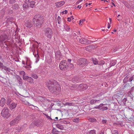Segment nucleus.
I'll use <instances>...</instances> for the list:
<instances>
[{
    "label": "nucleus",
    "instance_id": "nucleus-55",
    "mask_svg": "<svg viewBox=\"0 0 134 134\" xmlns=\"http://www.w3.org/2000/svg\"><path fill=\"white\" fill-rule=\"evenodd\" d=\"M101 1H104V3L105 2H108L106 0H101Z\"/></svg>",
    "mask_w": 134,
    "mask_h": 134
},
{
    "label": "nucleus",
    "instance_id": "nucleus-29",
    "mask_svg": "<svg viewBox=\"0 0 134 134\" xmlns=\"http://www.w3.org/2000/svg\"><path fill=\"white\" fill-rule=\"evenodd\" d=\"M19 72L20 75L23 76H23H24L25 74V72L24 71H19Z\"/></svg>",
    "mask_w": 134,
    "mask_h": 134
},
{
    "label": "nucleus",
    "instance_id": "nucleus-30",
    "mask_svg": "<svg viewBox=\"0 0 134 134\" xmlns=\"http://www.w3.org/2000/svg\"><path fill=\"white\" fill-rule=\"evenodd\" d=\"M56 127L58 129L61 130H62L63 128V126L60 124H57L56 125Z\"/></svg>",
    "mask_w": 134,
    "mask_h": 134
},
{
    "label": "nucleus",
    "instance_id": "nucleus-23",
    "mask_svg": "<svg viewBox=\"0 0 134 134\" xmlns=\"http://www.w3.org/2000/svg\"><path fill=\"white\" fill-rule=\"evenodd\" d=\"M88 120L91 122H95L97 121V120L93 118H90L88 119Z\"/></svg>",
    "mask_w": 134,
    "mask_h": 134
},
{
    "label": "nucleus",
    "instance_id": "nucleus-10",
    "mask_svg": "<svg viewBox=\"0 0 134 134\" xmlns=\"http://www.w3.org/2000/svg\"><path fill=\"white\" fill-rule=\"evenodd\" d=\"M8 36L4 34L1 35L0 37V41L1 42L8 40Z\"/></svg>",
    "mask_w": 134,
    "mask_h": 134
},
{
    "label": "nucleus",
    "instance_id": "nucleus-36",
    "mask_svg": "<svg viewBox=\"0 0 134 134\" xmlns=\"http://www.w3.org/2000/svg\"><path fill=\"white\" fill-rule=\"evenodd\" d=\"M57 20L58 24H60L61 21V18L59 16H58Z\"/></svg>",
    "mask_w": 134,
    "mask_h": 134
},
{
    "label": "nucleus",
    "instance_id": "nucleus-53",
    "mask_svg": "<svg viewBox=\"0 0 134 134\" xmlns=\"http://www.w3.org/2000/svg\"><path fill=\"white\" fill-rule=\"evenodd\" d=\"M65 14H66L68 13V11L67 10H65L64 11Z\"/></svg>",
    "mask_w": 134,
    "mask_h": 134
},
{
    "label": "nucleus",
    "instance_id": "nucleus-27",
    "mask_svg": "<svg viewBox=\"0 0 134 134\" xmlns=\"http://www.w3.org/2000/svg\"><path fill=\"white\" fill-rule=\"evenodd\" d=\"M64 106L68 105L69 106H71L73 105V103H72L66 102L65 103H63Z\"/></svg>",
    "mask_w": 134,
    "mask_h": 134
},
{
    "label": "nucleus",
    "instance_id": "nucleus-22",
    "mask_svg": "<svg viewBox=\"0 0 134 134\" xmlns=\"http://www.w3.org/2000/svg\"><path fill=\"white\" fill-rule=\"evenodd\" d=\"M29 7L33 8L35 7V2L34 1H32L29 2Z\"/></svg>",
    "mask_w": 134,
    "mask_h": 134
},
{
    "label": "nucleus",
    "instance_id": "nucleus-35",
    "mask_svg": "<svg viewBox=\"0 0 134 134\" xmlns=\"http://www.w3.org/2000/svg\"><path fill=\"white\" fill-rule=\"evenodd\" d=\"M112 134H118V131L117 130H113L111 131Z\"/></svg>",
    "mask_w": 134,
    "mask_h": 134
},
{
    "label": "nucleus",
    "instance_id": "nucleus-47",
    "mask_svg": "<svg viewBox=\"0 0 134 134\" xmlns=\"http://www.w3.org/2000/svg\"><path fill=\"white\" fill-rule=\"evenodd\" d=\"M56 130L55 129H53V130L52 131V133H53V134H58V133H54V131H56Z\"/></svg>",
    "mask_w": 134,
    "mask_h": 134
},
{
    "label": "nucleus",
    "instance_id": "nucleus-20",
    "mask_svg": "<svg viewBox=\"0 0 134 134\" xmlns=\"http://www.w3.org/2000/svg\"><path fill=\"white\" fill-rule=\"evenodd\" d=\"M64 27L65 30L67 31H69L70 28L69 26L66 24H64Z\"/></svg>",
    "mask_w": 134,
    "mask_h": 134
},
{
    "label": "nucleus",
    "instance_id": "nucleus-9",
    "mask_svg": "<svg viewBox=\"0 0 134 134\" xmlns=\"http://www.w3.org/2000/svg\"><path fill=\"white\" fill-rule=\"evenodd\" d=\"M21 118L19 116H17L15 119L12 120L10 123V124L11 126H13L17 124L20 120Z\"/></svg>",
    "mask_w": 134,
    "mask_h": 134
},
{
    "label": "nucleus",
    "instance_id": "nucleus-34",
    "mask_svg": "<svg viewBox=\"0 0 134 134\" xmlns=\"http://www.w3.org/2000/svg\"><path fill=\"white\" fill-rule=\"evenodd\" d=\"M89 134H96L95 130H91Z\"/></svg>",
    "mask_w": 134,
    "mask_h": 134
},
{
    "label": "nucleus",
    "instance_id": "nucleus-31",
    "mask_svg": "<svg viewBox=\"0 0 134 134\" xmlns=\"http://www.w3.org/2000/svg\"><path fill=\"white\" fill-rule=\"evenodd\" d=\"M30 77L28 76H23V79L24 80H27L28 81Z\"/></svg>",
    "mask_w": 134,
    "mask_h": 134
},
{
    "label": "nucleus",
    "instance_id": "nucleus-13",
    "mask_svg": "<svg viewBox=\"0 0 134 134\" xmlns=\"http://www.w3.org/2000/svg\"><path fill=\"white\" fill-rule=\"evenodd\" d=\"M55 55L56 57V58L57 60H60L62 59V57L60 52L59 51H57L55 53Z\"/></svg>",
    "mask_w": 134,
    "mask_h": 134
},
{
    "label": "nucleus",
    "instance_id": "nucleus-42",
    "mask_svg": "<svg viewBox=\"0 0 134 134\" xmlns=\"http://www.w3.org/2000/svg\"><path fill=\"white\" fill-rule=\"evenodd\" d=\"M15 0H10L9 2L10 4H12L15 3Z\"/></svg>",
    "mask_w": 134,
    "mask_h": 134
},
{
    "label": "nucleus",
    "instance_id": "nucleus-44",
    "mask_svg": "<svg viewBox=\"0 0 134 134\" xmlns=\"http://www.w3.org/2000/svg\"><path fill=\"white\" fill-rule=\"evenodd\" d=\"M4 66L3 63L0 62V68L1 69Z\"/></svg>",
    "mask_w": 134,
    "mask_h": 134
},
{
    "label": "nucleus",
    "instance_id": "nucleus-18",
    "mask_svg": "<svg viewBox=\"0 0 134 134\" xmlns=\"http://www.w3.org/2000/svg\"><path fill=\"white\" fill-rule=\"evenodd\" d=\"M87 40L85 39H80L79 40L80 42L82 44H86L87 43Z\"/></svg>",
    "mask_w": 134,
    "mask_h": 134
},
{
    "label": "nucleus",
    "instance_id": "nucleus-59",
    "mask_svg": "<svg viewBox=\"0 0 134 134\" xmlns=\"http://www.w3.org/2000/svg\"><path fill=\"white\" fill-rule=\"evenodd\" d=\"M22 64H24V65H25V62L24 61H23L22 62Z\"/></svg>",
    "mask_w": 134,
    "mask_h": 134
},
{
    "label": "nucleus",
    "instance_id": "nucleus-43",
    "mask_svg": "<svg viewBox=\"0 0 134 134\" xmlns=\"http://www.w3.org/2000/svg\"><path fill=\"white\" fill-rule=\"evenodd\" d=\"M85 21V20H81L79 21V24L80 25H82V24H81V23H83Z\"/></svg>",
    "mask_w": 134,
    "mask_h": 134
},
{
    "label": "nucleus",
    "instance_id": "nucleus-17",
    "mask_svg": "<svg viewBox=\"0 0 134 134\" xmlns=\"http://www.w3.org/2000/svg\"><path fill=\"white\" fill-rule=\"evenodd\" d=\"M99 103V100H95L92 99L91 100L90 103L91 104H96Z\"/></svg>",
    "mask_w": 134,
    "mask_h": 134
},
{
    "label": "nucleus",
    "instance_id": "nucleus-41",
    "mask_svg": "<svg viewBox=\"0 0 134 134\" xmlns=\"http://www.w3.org/2000/svg\"><path fill=\"white\" fill-rule=\"evenodd\" d=\"M23 103L25 104L30 105V104L27 101L25 100L23 101Z\"/></svg>",
    "mask_w": 134,
    "mask_h": 134
},
{
    "label": "nucleus",
    "instance_id": "nucleus-7",
    "mask_svg": "<svg viewBox=\"0 0 134 134\" xmlns=\"http://www.w3.org/2000/svg\"><path fill=\"white\" fill-rule=\"evenodd\" d=\"M104 105L105 104H100L99 105L95 106L93 108L98 109L100 110L104 111L108 109V108L107 107H103Z\"/></svg>",
    "mask_w": 134,
    "mask_h": 134
},
{
    "label": "nucleus",
    "instance_id": "nucleus-6",
    "mask_svg": "<svg viewBox=\"0 0 134 134\" xmlns=\"http://www.w3.org/2000/svg\"><path fill=\"white\" fill-rule=\"evenodd\" d=\"M26 62V66H24V67L27 69L28 70H30V68H31V62L29 58H25Z\"/></svg>",
    "mask_w": 134,
    "mask_h": 134
},
{
    "label": "nucleus",
    "instance_id": "nucleus-50",
    "mask_svg": "<svg viewBox=\"0 0 134 134\" xmlns=\"http://www.w3.org/2000/svg\"><path fill=\"white\" fill-rule=\"evenodd\" d=\"M133 79V78L132 77L130 78L129 80V82H131L132 80Z\"/></svg>",
    "mask_w": 134,
    "mask_h": 134
},
{
    "label": "nucleus",
    "instance_id": "nucleus-33",
    "mask_svg": "<svg viewBox=\"0 0 134 134\" xmlns=\"http://www.w3.org/2000/svg\"><path fill=\"white\" fill-rule=\"evenodd\" d=\"M35 126V125L34 123H32L29 126V128L30 129H32V128H33Z\"/></svg>",
    "mask_w": 134,
    "mask_h": 134
},
{
    "label": "nucleus",
    "instance_id": "nucleus-28",
    "mask_svg": "<svg viewBox=\"0 0 134 134\" xmlns=\"http://www.w3.org/2000/svg\"><path fill=\"white\" fill-rule=\"evenodd\" d=\"M116 64L115 60L111 62L110 64V67L114 66Z\"/></svg>",
    "mask_w": 134,
    "mask_h": 134
},
{
    "label": "nucleus",
    "instance_id": "nucleus-40",
    "mask_svg": "<svg viewBox=\"0 0 134 134\" xmlns=\"http://www.w3.org/2000/svg\"><path fill=\"white\" fill-rule=\"evenodd\" d=\"M80 86L84 87L85 89L87 88V85L86 84L80 85Z\"/></svg>",
    "mask_w": 134,
    "mask_h": 134
},
{
    "label": "nucleus",
    "instance_id": "nucleus-54",
    "mask_svg": "<svg viewBox=\"0 0 134 134\" xmlns=\"http://www.w3.org/2000/svg\"><path fill=\"white\" fill-rule=\"evenodd\" d=\"M120 15H118V16H117V17H118V19H117L119 21L120 20V19H119V16H120Z\"/></svg>",
    "mask_w": 134,
    "mask_h": 134
},
{
    "label": "nucleus",
    "instance_id": "nucleus-1",
    "mask_svg": "<svg viewBox=\"0 0 134 134\" xmlns=\"http://www.w3.org/2000/svg\"><path fill=\"white\" fill-rule=\"evenodd\" d=\"M46 85L52 92H53L56 90L60 91V85L55 81L48 80L46 82Z\"/></svg>",
    "mask_w": 134,
    "mask_h": 134
},
{
    "label": "nucleus",
    "instance_id": "nucleus-37",
    "mask_svg": "<svg viewBox=\"0 0 134 134\" xmlns=\"http://www.w3.org/2000/svg\"><path fill=\"white\" fill-rule=\"evenodd\" d=\"M80 119L79 118H77L73 120V121L75 122H79Z\"/></svg>",
    "mask_w": 134,
    "mask_h": 134
},
{
    "label": "nucleus",
    "instance_id": "nucleus-8",
    "mask_svg": "<svg viewBox=\"0 0 134 134\" xmlns=\"http://www.w3.org/2000/svg\"><path fill=\"white\" fill-rule=\"evenodd\" d=\"M87 62V60L85 59L81 58L77 60L78 64L82 66L86 65Z\"/></svg>",
    "mask_w": 134,
    "mask_h": 134
},
{
    "label": "nucleus",
    "instance_id": "nucleus-11",
    "mask_svg": "<svg viewBox=\"0 0 134 134\" xmlns=\"http://www.w3.org/2000/svg\"><path fill=\"white\" fill-rule=\"evenodd\" d=\"M9 103L8 102L7 105H9V108L10 109H14L16 107L17 104V103L13 102L10 104H9Z\"/></svg>",
    "mask_w": 134,
    "mask_h": 134
},
{
    "label": "nucleus",
    "instance_id": "nucleus-52",
    "mask_svg": "<svg viewBox=\"0 0 134 134\" xmlns=\"http://www.w3.org/2000/svg\"><path fill=\"white\" fill-rule=\"evenodd\" d=\"M81 7V6L80 5H78L77 7V8H79V9H80Z\"/></svg>",
    "mask_w": 134,
    "mask_h": 134
},
{
    "label": "nucleus",
    "instance_id": "nucleus-46",
    "mask_svg": "<svg viewBox=\"0 0 134 134\" xmlns=\"http://www.w3.org/2000/svg\"><path fill=\"white\" fill-rule=\"evenodd\" d=\"M111 24V23H108V28L109 29L110 28V25Z\"/></svg>",
    "mask_w": 134,
    "mask_h": 134
},
{
    "label": "nucleus",
    "instance_id": "nucleus-60",
    "mask_svg": "<svg viewBox=\"0 0 134 134\" xmlns=\"http://www.w3.org/2000/svg\"><path fill=\"white\" fill-rule=\"evenodd\" d=\"M116 29H115L114 30H113V31L114 32H116Z\"/></svg>",
    "mask_w": 134,
    "mask_h": 134
},
{
    "label": "nucleus",
    "instance_id": "nucleus-25",
    "mask_svg": "<svg viewBox=\"0 0 134 134\" xmlns=\"http://www.w3.org/2000/svg\"><path fill=\"white\" fill-rule=\"evenodd\" d=\"M1 69H4L6 71H8L9 72H10V69L5 66H4L3 67V68Z\"/></svg>",
    "mask_w": 134,
    "mask_h": 134
},
{
    "label": "nucleus",
    "instance_id": "nucleus-56",
    "mask_svg": "<svg viewBox=\"0 0 134 134\" xmlns=\"http://www.w3.org/2000/svg\"><path fill=\"white\" fill-rule=\"evenodd\" d=\"M68 62L69 63H70L71 61V60L70 59H68Z\"/></svg>",
    "mask_w": 134,
    "mask_h": 134
},
{
    "label": "nucleus",
    "instance_id": "nucleus-51",
    "mask_svg": "<svg viewBox=\"0 0 134 134\" xmlns=\"http://www.w3.org/2000/svg\"><path fill=\"white\" fill-rule=\"evenodd\" d=\"M91 4H92L91 3H86L85 4H86V6H87L88 5H90Z\"/></svg>",
    "mask_w": 134,
    "mask_h": 134
},
{
    "label": "nucleus",
    "instance_id": "nucleus-16",
    "mask_svg": "<svg viewBox=\"0 0 134 134\" xmlns=\"http://www.w3.org/2000/svg\"><path fill=\"white\" fill-rule=\"evenodd\" d=\"M5 103V99L3 98H2L0 102V105L3 107Z\"/></svg>",
    "mask_w": 134,
    "mask_h": 134
},
{
    "label": "nucleus",
    "instance_id": "nucleus-14",
    "mask_svg": "<svg viewBox=\"0 0 134 134\" xmlns=\"http://www.w3.org/2000/svg\"><path fill=\"white\" fill-rule=\"evenodd\" d=\"M65 1H63L56 2L55 4L57 7H59L62 6L65 4Z\"/></svg>",
    "mask_w": 134,
    "mask_h": 134
},
{
    "label": "nucleus",
    "instance_id": "nucleus-15",
    "mask_svg": "<svg viewBox=\"0 0 134 134\" xmlns=\"http://www.w3.org/2000/svg\"><path fill=\"white\" fill-rule=\"evenodd\" d=\"M16 78L18 83L19 85H21L22 84V79L21 77L18 75H17L16 76Z\"/></svg>",
    "mask_w": 134,
    "mask_h": 134
},
{
    "label": "nucleus",
    "instance_id": "nucleus-48",
    "mask_svg": "<svg viewBox=\"0 0 134 134\" xmlns=\"http://www.w3.org/2000/svg\"><path fill=\"white\" fill-rule=\"evenodd\" d=\"M107 121L105 120H103L102 121V122L103 124H105L106 123Z\"/></svg>",
    "mask_w": 134,
    "mask_h": 134
},
{
    "label": "nucleus",
    "instance_id": "nucleus-64",
    "mask_svg": "<svg viewBox=\"0 0 134 134\" xmlns=\"http://www.w3.org/2000/svg\"><path fill=\"white\" fill-rule=\"evenodd\" d=\"M15 6H16L17 7H18V5L17 4H15Z\"/></svg>",
    "mask_w": 134,
    "mask_h": 134
},
{
    "label": "nucleus",
    "instance_id": "nucleus-58",
    "mask_svg": "<svg viewBox=\"0 0 134 134\" xmlns=\"http://www.w3.org/2000/svg\"><path fill=\"white\" fill-rule=\"evenodd\" d=\"M80 2H80V1L79 0V1H77V2H76V4H79V3Z\"/></svg>",
    "mask_w": 134,
    "mask_h": 134
},
{
    "label": "nucleus",
    "instance_id": "nucleus-3",
    "mask_svg": "<svg viewBox=\"0 0 134 134\" xmlns=\"http://www.w3.org/2000/svg\"><path fill=\"white\" fill-rule=\"evenodd\" d=\"M1 114L2 116L6 118H8L10 115L9 110L7 108H5L2 110Z\"/></svg>",
    "mask_w": 134,
    "mask_h": 134
},
{
    "label": "nucleus",
    "instance_id": "nucleus-62",
    "mask_svg": "<svg viewBox=\"0 0 134 134\" xmlns=\"http://www.w3.org/2000/svg\"><path fill=\"white\" fill-rule=\"evenodd\" d=\"M99 134H103V132H101Z\"/></svg>",
    "mask_w": 134,
    "mask_h": 134
},
{
    "label": "nucleus",
    "instance_id": "nucleus-57",
    "mask_svg": "<svg viewBox=\"0 0 134 134\" xmlns=\"http://www.w3.org/2000/svg\"><path fill=\"white\" fill-rule=\"evenodd\" d=\"M109 20L110 21V23H111V19L110 18H109Z\"/></svg>",
    "mask_w": 134,
    "mask_h": 134
},
{
    "label": "nucleus",
    "instance_id": "nucleus-26",
    "mask_svg": "<svg viewBox=\"0 0 134 134\" xmlns=\"http://www.w3.org/2000/svg\"><path fill=\"white\" fill-rule=\"evenodd\" d=\"M92 61L93 63L95 65H97L98 64V61L97 59L96 58H93L92 59Z\"/></svg>",
    "mask_w": 134,
    "mask_h": 134
},
{
    "label": "nucleus",
    "instance_id": "nucleus-32",
    "mask_svg": "<svg viewBox=\"0 0 134 134\" xmlns=\"http://www.w3.org/2000/svg\"><path fill=\"white\" fill-rule=\"evenodd\" d=\"M31 77L35 79H37L38 78L37 75L35 74H33L32 75Z\"/></svg>",
    "mask_w": 134,
    "mask_h": 134
},
{
    "label": "nucleus",
    "instance_id": "nucleus-21",
    "mask_svg": "<svg viewBox=\"0 0 134 134\" xmlns=\"http://www.w3.org/2000/svg\"><path fill=\"white\" fill-rule=\"evenodd\" d=\"M68 68H69L70 69H74V67L73 65L71 63H69L67 65Z\"/></svg>",
    "mask_w": 134,
    "mask_h": 134
},
{
    "label": "nucleus",
    "instance_id": "nucleus-4",
    "mask_svg": "<svg viewBox=\"0 0 134 134\" xmlns=\"http://www.w3.org/2000/svg\"><path fill=\"white\" fill-rule=\"evenodd\" d=\"M60 69L62 70L65 71L68 69V67L66 61L65 60L62 61L59 65Z\"/></svg>",
    "mask_w": 134,
    "mask_h": 134
},
{
    "label": "nucleus",
    "instance_id": "nucleus-63",
    "mask_svg": "<svg viewBox=\"0 0 134 134\" xmlns=\"http://www.w3.org/2000/svg\"><path fill=\"white\" fill-rule=\"evenodd\" d=\"M62 13H63V14H64V11H63L62 12Z\"/></svg>",
    "mask_w": 134,
    "mask_h": 134
},
{
    "label": "nucleus",
    "instance_id": "nucleus-61",
    "mask_svg": "<svg viewBox=\"0 0 134 134\" xmlns=\"http://www.w3.org/2000/svg\"><path fill=\"white\" fill-rule=\"evenodd\" d=\"M126 79H127V77H125L124 79V80H126Z\"/></svg>",
    "mask_w": 134,
    "mask_h": 134
},
{
    "label": "nucleus",
    "instance_id": "nucleus-12",
    "mask_svg": "<svg viewBox=\"0 0 134 134\" xmlns=\"http://www.w3.org/2000/svg\"><path fill=\"white\" fill-rule=\"evenodd\" d=\"M25 25L27 27L30 28L32 26V22L30 20L26 21L25 22Z\"/></svg>",
    "mask_w": 134,
    "mask_h": 134
},
{
    "label": "nucleus",
    "instance_id": "nucleus-38",
    "mask_svg": "<svg viewBox=\"0 0 134 134\" xmlns=\"http://www.w3.org/2000/svg\"><path fill=\"white\" fill-rule=\"evenodd\" d=\"M105 63V62L103 60H101L99 62V64L100 65H103Z\"/></svg>",
    "mask_w": 134,
    "mask_h": 134
},
{
    "label": "nucleus",
    "instance_id": "nucleus-5",
    "mask_svg": "<svg viewBox=\"0 0 134 134\" xmlns=\"http://www.w3.org/2000/svg\"><path fill=\"white\" fill-rule=\"evenodd\" d=\"M44 34L48 38H51L53 35L52 30L49 28H46L45 30Z\"/></svg>",
    "mask_w": 134,
    "mask_h": 134
},
{
    "label": "nucleus",
    "instance_id": "nucleus-39",
    "mask_svg": "<svg viewBox=\"0 0 134 134\" xmlns=\"http://www.w3.org/2000/svg\"><path fill=\"white\" fill-rule=\"evenodd\" d=\"M119 48V46L116 47V48H114L113 49V51L115 52L117 51Z\"/></svg>",
    "mask_w": 134,
    "mask_h": 134
},
{
    "label": "nucleus",
    "instance_id": "nucleus-19",
    "mask_svg": "<svg viewBox=\"0 0 134 134\" xmlns=\"http://www.w3.org/2000/svg\"><path fill=\"white\" fill-rule=\"evenodd\" d=\"M23 7L24 9L25 10L29 7V4L25 3V4L23 5Z\"/></svg>",
    "mask_w": 134,
    "mask_h": 134
},
{
    "label": "nucleus",
    "instance_id": "nucleus-24",
    "mask_svg": "<svg viewBox=\"0 0 134 134\" xmlns=\"http://www.w3.org/2000/svg\"><path fill=\"white\" fill-rule=\"evenodd\" d=\"M28 81L30 83H34V82L33 79L31 77H30L29 79V80Z\"/></svg>",
    "mask_w": 134,
    "mask_h": 134
},
{
    "label": "nucleus",
    "instance_id": "nucleus-45",
    "mask_svg": "<svg viewBox=\"0 0 134 134\" xmlns=\"http://www.w3.org/2000/svg\"><path fill=\"white\" fill-rule=\"evenodd\" d=\"M31 0H25V3L29 4V2L31 1Z\"/></svg>",
    "mask_w": 134,
    "mask_h": 134
},
{
    "label": "nucleus",
    "instance_id": "nucleus-2",
    "mask_svg": "<svg viewBox=\"0 0 134 134\" xmlns=\"http://www.w3.org/2000/svg\"><path fill=\"white\" fill-rule=\"evenodd\" d=\"M35 25L38 27L41 26L43 21V17L39 15H35L33 19Z\"/></svg>",
    "mask_w": 134,
    "mask_h": 134
},
{
    "label": "nucleus",
    "instance_id": "nucleus-49",
    "mask_svg": "<svg viewBox=\"0 0 134 134\" xmlns=\"http://www.w3.org/2000/svg\"><path fill=\"white\" fill-rule=\"evenodd\" d=\"M67 21L69 22H70L71 21V18L70 17H68L67 18Z\"/></svg>",
    "mask_w": 134,
    "mask_h": 134
}]
</instances>
